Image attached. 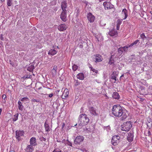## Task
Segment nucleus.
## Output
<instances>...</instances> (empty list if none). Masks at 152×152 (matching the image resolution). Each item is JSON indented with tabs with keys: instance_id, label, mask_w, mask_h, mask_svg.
I'll use <instances>...</instances> for the list:
<instances>
[{
	"instance_id": "38",
	"label": "nucleus",
	"mask_w": 152,
	"mask_h": 152,
	"mask_svg": "<svg viewBox=\"0 0 152 152\" xmlns=\"http://www.w3.org/2000/svg\"><path fill=\"white\" fill-rule=\"evenodd\" d=\"M122 20L123 19H118L117 21V25H120Z\"/></svg>"
},
{
	"instance_id": "63",
	"label": "nucleus",
	"mask_w": 152,
	"mask_h": 152,
	"mask_svg": "<svg viewBox=\"0 0 152 152\" xmlns=\"http://www.w3.org/2000/svg\"><path fill=\"white\" fill-rule=\"evenodd\" d=\"M60 91V90H58L57 91L59 92Z\"/></svg>"
},
{
	"instance_id": "9",
	"label": "nucleus",
	"mask_w": 152,
	"mask_h": 152,
	"mask_svg": "<svg viewBox=\"0 0 152 152\" xmlns=\"http://www.w3.org/2000/svg\"><path fill=\"white\" fill-rule=\"evenodd\" d=\"M60 18L64 22H66V11H62L60 15Z\"/></svg>"
},
{
	"instance_id": "43",
	"label": "nucleus",
	"mask_w": 152,
	"mask_h": 152,
	"mask_svg": "<svg viewBox=\"0 0 152 152\" xmlns=\"http://www.w3.org/2000/svg\"><path fill=\"white\" fill-rule=\"evenodd\" d=\"M78 46L80 48H83V43H79L78 45Z\"/></svg>"
},
{
	"instance_id": "45",
	"label": "nucleus",
	"mask_w": 152,
	"mask_h": 152,
	"mask_svg": "<svg viewBox=\"0 0 152 152\" xmlns=\"http://www.w3.org/2000/svg\"><path fill=\"white\" fill-rule=\"evenodd\" d=\"M32 101L33 102H39V100L38 99H32Z\"/></svg>"
},
{
	"instance_id": "15",
	"label": "nucleus",
	"mask_w": 152,
	"mask_h": 152,
	"mask_svg": "<svg viewBox=\"0 0 152 152\" xmlns=\"http://www.w3.org/2000/svg\"><path fill=\"white\" fill-rule=\"evenodd\" d=\"M67 3L65 1L61 2V6L62 11H66V9L67 7Z\"/></svg>"
},
{
	"instance_id": "1",
	"label": "nucleus",
	"mask_w": 152,
	"mask_h": 152,
	"mask_svg": "<svg viewBox=\"0 0 152 152\" xmlns=\"http://www.w3.org/2000/svg\"><path fill=\"white\" fill-rule=\"evenodd\" d=\"M113 114L115 117H121L119 120L123 121L128 117V111L123 110L122 107L119 105H115L112 109Z\"/></svg>"
},
{
	"instance_id": "11",
	"label": "nucleus",
	"mask_w": 152,
	"mask_h": 152,
	"mask_svg": "<svg viewBox=\"0 0 152 152\" xmlns=\"http://www.w3.org/2000/svg\"><path fill=\"white\" fill-rule=\"evenodd\" d=\"M67 28L66 25L64 24H61L58 26V29L60 31L65 30Z\"/></svg>"
},
{
	"instance_id": "61",
	"label": "nucleus",
	"mask_w": 152,
	"mask_h": 152,
	"mask_svg": "<svg viewBox=\"0 0 152 152\" xmlns=\"http://www.w3.org/2000/svg\"><path fill=\"white\" fill-rule=\"evenodd\" d=\"M66 141L68 142H69V141L68 140H67Z\"/></svg>"
},
{
	"instance_id": "18",
	"label": "nucleus",
	"mask_w": 152,
	"mask_h": 152,
	"mask_svg": "<svg viewBox=\"0 0 152 152\" xmlns=\"http://www.w3.org/2000/svg\"><path fill=\"white\" fill-rule=\"evenodd\" d=\"M133 137L134 136L133 134L131 133H129L127 137V140H128L129 142H131L133 141Z\"/></svg>"
},
{
	"instance_id": "21",
	"label": "nucleus",
	"mask_w": 152,
	"mask_h": 152,
	"mask_svg": "<svg viewBox=\"0 0 152 152\" xmlns=\"http://www.w3.org/2000/svg\"><path fill=\"white\" fill-rule=\"evenodd\" d=\"M57 66L55 65L53 66V69L52 70V74L53 76H54L56 75L57 70Z\"/></svg>"
},
{
	"instance_id": "32",
	"label": "nucleus",
	"mask_w": 152,
	"mask_h": 152,
	"mask_svg": "<svg viewBox=\"0 0 152 152\" xmlns=\"http://www.w3.org/2000/svg\"><path fill=\"white\" fill-rule=\"evenodd\" d=\"M123 51V48L121 47L119 48L118 49V53L120 55L122 54Z\"/></svg>"
},
{
	"instance_id": "42",
	"label": "nucleus",
	"mask_w": 152,
	"mask_h": 152,
	"mask_svg": "<svg viewBox=\"0 0 152 152\" xmlns=\"http://www.w3.org/2000/svg\"><path fill=\"white\" fill-rule=\"evenodd\" d=\"M80 150L83 152H89L88 150H86L85 148H80Z\"/></svg>"
},
{
	"instance_id": "47",
	"label": "nucleus",
	"mask_w": 152,
	"mask_h": 152,
	"mask_svg": "<svg viewBox=\"0 0 152 152\" xmlns=\"http://www.w3.org/2000/svg\"><path fill=\"white\" fill-rule=\"evenodd\" d=\"M67 144L68 145L72 147V143L70 142V141H69V142L67 143Z\"/></svg>"
},
{
	"instance_id": "48",
	"label": "nucleus",
	"mask_w": 152,
	"mask_h": 152,
	"mask_svg": "<svg viewBox=\"0 0 152 152\" xmlns=\"http://www.w3.org/2000/svg\"><path fill=\"white\" fill-rule=\"evenodd\" d=\"M3 35L1 34V35L0 36V39L3 40H4V38L3 37Z\"/></svg>"
},
{
	"instance_id": "10",
	"label": "nucleus",
	"mask_w": 152,
	"mask_h": 152,
	"mask_svg": "<svg viewBox=\"0 0 152 152\" xmlns=\"http://www.w3.org/2000/svg\"><path fill=\"white\" fill-rule=\"evenodd\" d=\"M108 34L111 36L116 37L118 34V32L116 30L113 28L108 32Z\"/></svg>"
},
{
	"instance_id": "37",
	"label": "nucleus",
	"mask_w": 152,
	"mask_h": 152,
	"mask_svg": "<svg viewBox=\"0 0 152 152\" xmlns=\"http://www.w3.org/2000/svg\"><path fill=\"white\" fill-rule=\"evenodd\" d=\"M78 68V66L75 64H74L72 66V69L74 71H76Z\"/></svg>"
},
{
	"instance_id": "27",
	"label": "nucleus",
	"mask_w": 152,
	"mask_h": 152,
	"mask_svg": "<svg viewBox=\"0 0 152 152\" xmlns=\"http://www.w3.org/2000/svg\"><path fill=\"white\" fill-rule=\"evenodd\" d=\"M113 56L112 55L110 58L108 64L110 65H112L114 64V58H113Z\"/></svg>"
},
{
	"instance_id": "16",
	"label": "nucleus",
	"mask_w": 152,
	"mask_h": 152,
	"mask_svg": "<svg viewBox=\"0 0 152 152\" xmlns=\"http://www.w3.org/2000/svg\"><path fill=\"white\" fill-rule=\"evenodd\" d=\"M96 57V62H99L102 61V56L99 54H96L95 55Z\"/></svg>"
},
{
	"instance_id": "49",
	"label": "nucleus",
	"mask_w": 152,
	"mask_h": 152,
	"mask_svg": "<svg viewBox=\"0 0 152 152\" xmlns=\"http://www.w3.org/2000/svg\"><path fill=\"white\" fill-rule=\"evenodd\" d=\"M2 98L3 99H4L5 100V99L7 98L5 94L3 95L2 96Z\"/></svg>"
},
{
	"instance_id": "7",
	"label": "nucleus",
	"mask_w": 152,
	"mask_h": 152,
	"mask_svg": "<svg viewBox=\"0 0 152 152\" xmlns=\"http://www.w3.org/2000/svg\"><path fill=\"white\" fill-rule=\"evenodd\" d=\"M103 5L105 10L111 9L114 7L113 5L110 2L105 1L103 3Z\"/></svg>"
},
{
	"instance_id": "64",
	"label": "nucleus",
	"mask_w": 152,
	"mask_h": 152,
	"mask_svg": "<svg viewBox=\"0 0 152 152\" xmlns=\"http://www.w3.org/2000/svg\"><path fill=\"white\" fill-rule=\"evenodd\" d=\"M145 64H144V66H145Z\"/></svg>"
},
{
	"instance_id": "29",
	"label": "nucleus",
	"mask_w": 152,
	"mask_h": 152,
	"mask_svg": "<svg viewBox=\"0 0 152 152\" xmlns=\"http://www.w3.org/2000/svg\"><path fill=\"white\" fill-rule=\"evenodd\" d=\"M141 38L143 40V41L145 40L146 39L147 40V37H146L145 35V34L143 33L142 34L140 35Z\"/></svg>"
},
{
	"instance_id": "36",
	"label": "nucleus",
	"mask_w": 152,
	"mask_h": 152,
	"mask_svg": "<svg viewBox=\"0 0 152 152\" xmlns=\"http://www.w3.org/2000/svg\"><path fill=\"white\" fill-rule=\"evenodd\" d=\"M139 42V40H137L130 44V46H131V47H132L134 45H135Z\"/></svg>"
},
{
	"instance_id": "55",
	"label": "nucleus",
	"mask_w": 152,
	"mask_h": 152,
	"mask_svg": "<svg viewBox=\"0 0 152 152\" xmlns=\"http://www.w3.org/2000/svg\"><path fill=\"white\" fill-rule=\"evenodd\" d=\"M124 76V74L122 75H121V76L120 77V79H121V78L122 77H123Z\"/></svg>"
},
{
	"instance_id": "34",
	"label": "nucleus",
	"mask_w": 152,
	"mask_h": 152,
	"mask_svg": "<svg viewBox=\"0 0 152 152\" xmlns=\"http://www.w3.org/2000/svg\"><path fill=\"white\" fill-rule=\"evenodd\" d=\"M20 101L22 102H24V101H28L29 100V99L27 97H25L22 98L21 99Z\"/></svg>"
},
{
	"instance_id": "52",
	"label": "nucleus",
	"mask_w": 152,
	"mask_h": 152,
	"mask_svg": "<svg viewBox=\"0 0 152 152\" xmlns=\"http://www.w3.org/2000/svg\"><path fill=\"white\" fill-rule=\"evenodd\" d=\"M120 25H116V28L117 30H119V29Z\"/></svg>"
},
{
	"instance_id": "31",
	"label": "nucleus",
	"mask_w": 152,
	"mask_h": 152,
	"mask_svg": "<svg viewBox=\"0 0 152 152\" xmlns=\"http://www.w3.org/2000/svg\"><path fill=\"white\" fill-rule=\"evenodd\" d=\"M89 67L91 69V70L93 71V72H95L96 74L98 73V71L95 69L93 68V67L90 66Z\"/></svg>"
},
{
	"instance_id": "44",
	"label": "nucleus",
	"mask_w": 152,
	"mask_h": 152,
	"mask_svg": "<svg viewBox=\"0 0 152 152\" xmlns=\"http://www.w3.org/2000/svg\"><path fill=\"white\" fill-rule=\"evenodd\" d=\"M51 4L53 5H55L56 4V0H54L51 1Z\"/></svg>"
},
{
	"instance_id": "6",
	"label": "nucleus",
	"mask_w": 152,
	"mask_h": 152,
	"mask_svg": "<svg viewBox=\"0 0 152 152\" xmlns=\"http://www.w3.org/2000/svg\"><path fill=\"white\" fill-rule=\"evenodd\" d=\"M24 134V132L23 131L17 130L15 132L16 137L18 141L20 140V137L23 136Z\"/></svg>"
},
{
	"instance_id": "39",
	"label": "nucleus",
	"mask_w": 152,
	"mask_h": 152,
	"mask_svg": "<svg viewBox=\"0 0 152 152\" xmlns=\"http://www.w3.org/2000/svg\"><path fill=\"white\" fill-rule=\"evenodd\" d=\"M52 152H62V151L59 149L56 148Z\"/></svg>"
},
{
	"instance_id": "41",
	"label": "nucleus",
	"mask_w": 152,
	"mask_h": 152,
	"mask_svg": "<svg viewBox=\"0 0 152 152\" xmlns=\"http://www.w3.org/2000/svg\"><path fill=\"white\" fill-rule=\"evenodd\" d=\"M75 86H77L80 84V83L77 80H75Z\"/></svg>"
},
{
	"instance_id": "24",
	"label": "nucleus",
	"mask_w": 152,
	"mask_h": 152,
	"mask_svg": "<svg viewBox=\"0 0 152 152\" xmlns=\"http://www.w3.org/2000/svg\"><path fill=\"white\" fill-rule=\"evenodd\" d=\"M44 127L45 129V131L48 132L50 131V128L49 124L45 122L44 124Z\"/></svg>"
},
{
	"instance_id": "50",
	"label": "nucleus",
	"mask_w": 152,
	"mask_h": 152,
	"mask_svg": "<svg viewBox=\"0 0 152 152\" xmlns=\"http://www.w3.org/2000/svg\"><path fill=\"white\" fill-rule=\"evenodd\" d=\"M53 95V93H51V94H49V95L48 96L49 97L51 98V97H52Z\"/></svg>"
},
{
	"instance_id": "3",
	"label": "nucleus",
	"mask_w": 152,
	"mask_h": 152,
	"mask_svg": "<svg viewBox=\"0 0 152 152\" xmlns=\"http://www.w3.org/2000/svg\"><path fill=\"white\" fill-rule=\"evenodd\" d=\"M132 123L131 121L124 122L121 125V130L126 132L128 131L132 128Z\"/></svg>"
},
{
	"instance_id": "19",
	"label": "nucleus",
	"mask_w": 152,
	"mask_h": 152,
	"mask_svg": "<svg viewBox=\"0 0 152 152\" xmlns=\"http://www.w3.org/2000/svg\"><path fill=\"white\" fill-rule=\"evenodd\" d=\"M116 74V72H113V73L111 75V76L110 78V79H113L114 80V81L113 82V83H115L117 81L116 80V77L115 75V74Z\"/></svg>"
},
{
	"instance_id": "4",
	"label": "nucleus",
	"mask_w": 152,
	"mask_h": 152,
	"mask_svg": "<svg viewBox=\"0 0 152 152\" xmlns=\"http://www.w3.org/2000/svg\"><path fill=\"white\" fill-rule=\"evenodd\" d=\"M84 139V137L83 136H77L75 139L74 143L76 145H80L83 142Z\"/></svg>"
},
{
	"instance_id": "20",
	"label": "nucleus",
	"mask_w": 152,
	"mask_h": 152,
	"mask_svg": "<svg viewBox=\"0 0 152 152\" xmlns=\"http://www.w3.org/2000/svg\"><path fill=\"white\" fill-rule=\"evenodd\" d=\"M77 79L80 80H83L84 78V76L83 74L82 73H80L77 75Z\"/></svg>"
},
{
	"instance_id": "28",
	"label": "nucleus",
	"mask_w": 152,
	"mask_h": 152,
	"mask_svg": "<svg viewBox=\"0 0 152 152\" xmlns=\"http://www.w3.org/2000/svg\"><path fill=\"white\" fill-rule=\"evenodd\" d=\"M34 68V66L31 64L27 68V70L30 72H32L33 71Z\"/></svg>"
},
{
	"instance_id": "17",
	"label": "nucleus",
	"mask_w": 152,
	"mask_h": 152,
	"mask_svg": "<svg viewBox=\"0 0 152 152\" xmlns=\"http://www.w3.org/2000/svg\"><path fill=\"white\" fill-rule=\"evenodd\" d=\"M112 96L113 98L116 99H119L120 97L119 94L116 92L113 93Z\"/></svg>"
},
{
	"instance_id": "58",
	"label": "nucleus",
	"mask_w": 152,
	"mask_h": 152,
	"mask_svg": "<svg viewBox=\"0 0 152 152\" xmlns=\"http://www.w3.org/2000/svg\"><path fill=\"white\" fill-rule=\"evenodd\" d=\"M35 152H42V151H40L39 150H37Z\"/></svg>"
},
{
	"instance_id": "25",
	"label": "nucleus",
	"mask_w": 152,
	"mask_h": 152,
	"mask_svg": "<svg viewBox=\"0 0 152 152\" xmlns=\"http://www.w3.org/2000/svg\"><path fill=\"white\" fill-rule=\"evenodd\" d=\"M57 52V51L54 49H51L49 50L48 54L53 56L56 54Z\"/></svg>"
},
{
	"instance_id": "12",
	"label": "nucleus",
	"mask_w": 152,
	"mask_h": 152,
	"mask_svg": "<svg viewBox=\"0 0 152 152\" xmlns=\"http://www.w3.org/2000/svg\"><path fill=\"white\" fill-rule=\"evenodd\" d=\"M89 111L91 114L94 116L98 115V114L96 112V109L93 107H91L89 108Z\"/></svg>"
},
{
	"instance_id": "22",
	"label": "nucleus",
	"mask_w": 152,
	"mask_h": 152,
	"mask_svg": "<svg viewBox=\"0 0 152 152\" xmlns=\"http://www.w3.org/2000/svg\"><path fill=\"white\" fill-rule=\"evenodd\" d=\"M18 108L21 111H23V109L24 107L22 104V103L20 101V100L18 101Z\"/></svg>"
},
{
	"instance_id": "40",
	"label": "nucleus",
	"mask_w": 152,
	"mask_h": 152,
	"mask_svg": "<svg viewBox=\"0 0 152 152\" xmlns=\"http://www.w3.org/2000/svg\"><path fill=\"white\" fill-rule=\"evenodd\" d=\"M92 102L90 101H88L87 103V106L88 107V108L89 109L90 107H91L90 106L91 105H92Z\"/></svg>"
},
{
	"instance_id": "57",
	"label": "nucleus",
	"mask_w": 152,
	"mask_h": 152,
	"mask_svg": "<svg viewBox=\"0 0 152 152\" xmlns=\"http://www.w3.org/2000/svg\"><path fill=\"white\" fill-rule=\"evenodd\" d=\"M10 152H15V151L14 150H10Z\"/></svg>"
},
{
	"instance_id": "60",
	"label": "nucleus",
	"mask_w": 152,
	"mask_h": 152,
	"mask_svg": "<svg viewBox=\"0 0 152 152\" xmlns=\"http://www.w3.org/2000/svg\"><path fill=\"white\" fill-rule=\"evenodd\" d=\"M77 125V124H76L75 125V126H73V127H75V126H76Z\"/></svg>"
},
{
	"instance_id": "53",
	"label": "nucleus",
	"mask_w": 152,
	"mask_h": 152,
	"mask_svg": "<svg viewBox=\"0 0 152 152\" xmlns=\"http://www.w3.org/2000/svg\"><path fill=\"white\" fill-rule=\"evenodd\" d=\"M86 130L88 132H90L91 130L90 129L86 128Z\"/></svg>"
},
{
	"instance_id": "5",
	"label": "nucleus",
	"mask_w": 152,
	"mask_h": 152,
	"mask_svg": "<svg viewBox=\"0 0 152 152\" xmlns=\"http://www.w3.org/2000/svg\"><path fill=\"white\" fill-rule=\"evenodd\" d=\"M120 139L119 136L118 135H115L113 136L111 140V143L114 145H117L119 142V140Z\"/></svg>"
},
{
	"instance_id": "8",
	"label": "nucleus",
	"mask_w": 152,
	"mask_h": 152,
	"mask_svg": "<svg viewBox=\"0 0 152 152\" xmlns=\"http://www.w3.org/2000/svg\"><path fill=\"white\" fill-rule=\"evenodd\" d=\"M87 18L88 21L92 23L94 21L95 17L91 13L89 12L87 15Z\"/></svg>"
},
{
	"instance_id": "54",
	"label": "nucleus",
	"mask_w": 152,
	"mask_h": 152,
	"mask_svg": "<svg viewBox=\"0 0 152 152\" xmlns=\"http://www.w3.org/2000/svg\"><path fill=\"white\" fill-rule=\"evenodd\" d=\"M28 77H27V76H24L23 77V78H28Z\"/></svg>"
},
{
	"instance_id": "2",
	"label": "nucleus",
	"mask_w": 152,
	"mask_h": 152,
	"mask_svg": "<svg viewBox=\"0 0 152 152\" xmlns=\"http://www.w3.org/2000/svg\"><path fill=\"white\" fill-rule=\"evenodd\" d=\"M78 124L79 126H84L87 125L89 123V119L85 114L80 115L79 117Z\"/></svg>"
},
{
	"instance_id": "51",
	"label": "nucleus",
	"mask_w": 152,
	"mask_h": 152,
	"mask_svg": "<svg viewBox=\"0 0 152 152\" xmlns=\"http://www.w3.org/2000/svg\"><path fill=\"white\" fill-rule=\"evenodd\" d=\"M10 64H11L12 65V66H14V63L13 62H12L10 60Z\"/></svg>"
},
{
	"instance_id": "30",
	"label": "nucleus",
	"mask_w": 152,
	"mask_h": 152,
	"mask_svg": "<svg viewBox=\"0 0 152 152\" xmlns=\"http://www.w3.org/2000/svg\"><path fill=\"white\" fill-rule=\"evenodd\" d=\"M130 47H131V46H130V45H128L125 46L123 47H121L122 48L123 51H124L125 52H126L128 50V48Z\"/></svg>"
},
{
	"instance_id": "23",
	"label": "nucleus",
	"mask_w": 152,
	"mask_h": 152,
	"mask_svg": "<svg viewBox=\"0 0 152 152\" xmlns=\"http://www.w3.org/2000/svg\"><path fill=\"white\" fill-rule=\"evenodd\" d=\"M122 14L125 15V17L124 18H123V19H125L128 16L127 10L126 9H123L122 12Z\"/></svg>"
},
{
	"instance_id": "46",
	"label": "nucleus",
	"mask_w": 152,
	"mask_h": 152,
	"mask_svg": "<svg viewBox=\"0 0 152 152\" xmlns=\"http://www.w3.org/2000/svg\"><path fill=\"white\" fill-rule=\"evenodd\" d=\"M65 126V123H63L62 125V127H61V129L62 130H64L63 129L64 128Z\"/></svg>"
},
{
	"instance_id": "33",
	"label": "nucleus",
	"mask_w": 152,
	"mask_h": 152,
	"mask_svg": "<svg viewBox=\"0 0 152 152\" xmlns=\"http://www.w3.org/2000/svg\"><path fill=\"white\" fill-rule=\"evenodd\" d=\"M18 113L15 114L14 115L15 118H13L12 119V121H15L18 119Z\"/></svg>"
},
{
	"instance_id": "13",
	"label": "nucleus",
	"mask_w": 152,
	"mask_h": 152,
	"mask_svg": "<svg viewBox=\"0 0 152 152\" xmlns=\"http://www.w3.org/2000/svg\"><path fill=\"white\" fill-rule=\"evenodd\" d=\"M69 92L67 89H64L61 98L62 99H66L68 96Z\"/></svg>"
},
{
	"instance_id": "26",
	"label": "nucleus",
	"mask_w": 152,
	"mask_h": 152,
	"mask_svg": "<svg viewBox=\"0 0 152 152\" xmlns=\"http://www.w3.org/2000/svg\"><path fill=\"white\" fill-rule=\"evenodd\" d=\"M33 146H32L31 145H28L27 146L26 148V151H30V150H31V151H32L34 150V148L33 147Z\"/></svg>"
},
{
	"instance_id": "56",
	"label": "nucleus",
	"mask_w": 152,
	"mask_h": 152,
	"mask_svg": "<svg viewBox=\"0 0 152 152\" xmlns=\"http://www.w3.org/2000/svg\"><path fill=\"white\" fill-rule=\"evenodd\" d=\"M83 110V107H82L81 109V111H80L81 113L82 112V111Z\"/></svg>"
},
{
	"instance_id": "35",
	"label": "nucleus",
	"mask_w": 152,
	"mask_h": 152,
	"mask_svg": "<svg viewBox=\"0 0 152 152\" xmlns=\"http://www.w3.org/2000/svg\"><path fill=\"white\" fill-rule=\"evenodd\" d=\"M12 4V0H7V4L9 7L11 6Z\"/></svg>"
},
{
	"instance_id": "14",
	"label": "nucleus",
	"mask_w": 152,
	"mask_h": 152,
	"mask_svg": "<svg viewBox=\"0 0 152 152\" xmlns=\"http://www.w3.org/2000/svg\"><path fill=\"white\" fill-rule=\"evenodd\" d=\"M30 144L32 146H35L37 145V142L36 138L34 137H31L30 140Z\"/></svg>"
},
{
	"instance_id": "59",
	"label": "nucleus",
	"mask_w": 152,
	"mask_h": 152,
	"mask_svg": "<svg viewBox=\"0 0 152 152\" xmlns=\"http://www.w3.org/2000/svg\"><path fill=\"white\" fill-rule=\"evenodd\" d=\"M43 138V140L44 141H46V139L45 138Z\"/></svg>"
},
{
	"instance_id": "62",
	"label": "nucleus",
	"mask_w": 152,
	"mask_h": 152,
	"mask_svg": "<svg viewBox=\"0 0 152 152\" xmlns=\"http://www.w3.org/2000/svg\"><path fill=\"white\" fill-rule=\"evenodd\" d=\"M1 0V1H4V0Z\"/></svg>"
}]
</instances>
